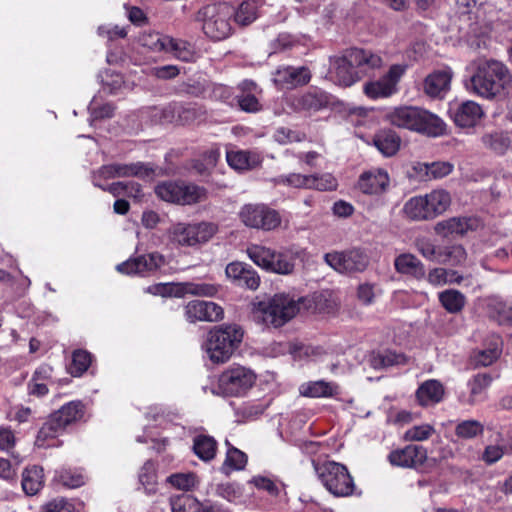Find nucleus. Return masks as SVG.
<instances>
[{"instance_id": "nucleus-1", "label": "nucleus", "mask_w": 512, "mask_h": 512, "mask_svg": "<svg viewBox=\"0 0 512 512\" xmlns=\"http://www.w3.org/2000/svg\"><path fill=\"white\" fill-rule=\"evenodd\" d=\"M383 65L382 57L371 50L350 48L341 56L330 58L329 77L337 85L350 87L358 82L364 72L379 69Z\"/></svg>"}, {"instance_id": "nucleus-2", "label": "nucleus", "mask_w": 512, "mask_h": 512, "mask_svg": "<svg viewBox=\"0 0 512 512\" xmlns=\"http://www.w3.org/2000/svg\"><path fill=\"white\" fill-rule=\"evenodd\" d=\"M470 82L471 91L482 98L492 100L512 97V75L500 61L479 60Z\"/></svg>"}, {"instance_id": "nucleus-3", "label": "nucleus", "mask_w": 512, "mask_h": 512, "mask_svg": "<svg viewBox=\"0 0 512 512\" xmlns=\"http://www.w3.org/2000/svg\"><path fill=\"white\" fill-rule=\"evenodd\" d=\"M302 301L303 298L295 300L289 295L275 294L272 298L253 304V320L266 327H281L299 312Z\"/></svg>"}, {"instance_id": "nucleus-4", "label": "nucleus", "mask_w": 512, "mask_h": 512, "mask_svg": "<svg viewBox=\"0 0 512 512\" xmlns=\"http://www.w3.org/2000/svg\"><path fill=\"white\" fill-rule=\"evenodd\" d=\"M244 330L238 324H222L209 331L206 352L213 363L227 362L240 347Z\"/></svg>"}, {"instance_id": "nucleus-5", "label": "nucleus", "mask_w": 512, "mask_h": 512, "mask_svg": "<svg viewBox=\"0 0 512 512\" xmlns=\"http://www.w3.org/2000/svg\"><path fill=\"white\" fill-rule=\"evenodd\" d=\"M233 13L234 8L226 2L209 4L197 12L196 20L202 22V30L207 37L221 41L232 33Z\"/></svg>"}, {"instance_id": "nucleus-6", "label": "nucleus", "mask_w": 512, "mask_h": 512, "mask_svg": "<svg viewBox=\"0 0 512 512\" xmlns=\"http://www.w3.org/2000/svg\"><path fill=\"white\" fill-rule=\"evenodd\" d=\"M318 479L325 489L335 497H349L356 489L354 479L347 467L335 461L314 464Z\"/></svg>"}, {"instance_id": "nucleus-7", "label": "nucleus", "mask_w": 512, "mask_h": 512, "mask_svg": "<svg viewBox=\"0 0 512 512\" xmlns=\"http://www.w3.org/2000/svg\"><path fill=\"white\" fill-rule=\"evenodd\" d=\"M256 378V374L251 369L233 365L220 374L218 390L224 396H244L253 387Z\"/></svg>"}, {"instance_id": "nucleus-8", "label": "nucleus", "mask_w": 512, "mask_h": 512, "mask_svg": "<svg viewBox=\"0 0 512 512\" xmlns=\"http://www.w3.org/2000/svg\"><path fill=\"white\" fill-rule=\"evenodd\" d=\"M238 217L244 226L263 231L274 230L281 224L279 213L263 203L244 204Z\"/></svg>"}, {"instance_id": "nucleus-9", "label": "nucleus", "mask_w": 512, "mask_h": 512, "mask_svg": "<svg viewBox=\"0 0 512 512\" xmlns=\"http://www.w3.org/2000/svg\"><path fill=\"white\" fill-rule=\"evenodd\" d=\"M208 192L204 187L185 182L162 183V200L180 204L193 205L206 201Z\"/></svg>"}, {"instance_id": "nucleus-10", "label": "nucleus", "mask_w": 512, "mask_h": 512, "mask_svg": "<svg viewBox=\"0 0 512 512\" xmlns=\"http://www.w3.org/2000/svg\"><path fill=\"white\" fill-rule=\"evenodd\" d=\"M324 260L332 269L339 273L362 272L369 264L368 255L359 248L326 253Z\"/></svg>"}, {"instance_id": "nucleus-11", "label": "nucleus", "mask_w": 512, "mask_h": 512, "mask_svg": "<svg viewBox=\"0 0 512 512\" xmlns=\"http://www.w3.org/2000/svg\"><path fill=\"white\" fill-rule=\"evenodd\" d=\"M427 449L421 445L409 444L392 450L387 459L392 466L418 469L427 461Z\"/></svg>"}, {"instance_id": "nucleus-12", "label": "nucleus", "mask_w": 512, "mask_h": 512, "mask_svg": "<svg viewBox=\"0 0 512 512\" xmlns=\"http://www.w3.org/2000/svg\"><path fill=\"white\" fill-rule=\"evenodd\" d=\"M330 102V95L317 87H311L303 93L288 98V105L298 112H316L326 108Z\"/></svg>"}, {"instance_id": "nucleus-13", "label": "nucleus", "mask_w": 512, "mask_h": 512, "mask_svg": "<svg viewBox=\"0 0 512 512\" xmlns=\"http://www.w3.org/2000/svg\"><path fill=\"white\" fill-rule=\"evenodd\" d=\"M220 286L213 283L198 282V283H185V284H173V283H162V298L182 297L184 294H191L203 297H213L219 291ZM170 299L164 300V304H167Z\"/></svg>"}, {"instance_id": "nucleus-14", "label": "nucleus", "mask_w": 512, "mask_h": 512, "mask_svg": "<svg viewBox=\"0 0 512 512\" xmlns=\"http://www.w3.org/2000/svg\"><path fill=\"white\" fill-rule=\"evenodd\" d=\"M185 313L190 322H216L221 320L224 315L221 306L211 301L202 300L190 301L185 307Z\"/></svg>"}, {"instance_id": "nucleus-15", "label": "nucleus", "mask_w": 512, "mask_h": 512, "mask_svg": "<svg viewBox=\"0 0 512 512\" xmlns=\"http://www.w3.org/2000/svg\"><path fill=\"white\" fill-rule=\"evenodd\" d=\"M152 169L142 163L122 164L115 163L102 166L98 174L105 179L120 177H149Z\"/></svg>"}, {"instance_id": "nucleus-16", "label": "nucleus", "mask_w": 512, "mask_h": 512, "mask_svg": "<svg viewBox=\"0 0 512 512\" xmlns=\"http://www.w3.org/2000/svg\"><path fill=\"white\" fill-rule=\"evenodd\" d=\"M389 180L386 170L373 168L359 176L357 187L364 194L378 195L387 189Z\"/></svg>"}, {"instance_id": "nucleus-17", "label": "nucleus", "mask_w": 512, "mask_h": 512, "mask_svg": "<svg viewBox=\"0 0 512 512\" xmlns=\"http://www.w3.org/2000/svg\"><path fill=\"white\" fill-rule=\"evenodd\" d=\"M311 77L310 70L305 66H284L276 70L274 81L281 87L294 88L308 84Z\"/></svg>"}, {"instance_id": "nucleus-18", "label": "nucleus", "mask_w": 512, "mask_h": 512, "mask_svg": "<svg viewBox=\"0 0 512 512\" xmlns=\"http://www.w3.org/2000/svg\"><path fill=\"white\" fill-rule=\"evenodd\" d=\"M454 123L462 128L473 127L483 116L481 106L471 100L459 104L450 110Z\"/></svg>"}, {"instance_id": "nucleus-19", "label": "nucleus", "mask_w": 512, "mask_h": 512, "mask_svg": "<svg viewBox=\"0 0 512 512\" xmlns=\"http://www.w3.org/2000/svg\"><path fill=\"white\" fill-rule=\"evenodd\" d=\"M160 256L156 253L142 255L137 258H131L127 261L117 265V270L120 273L131 275L149 273L158 267Z\"/></svg>"}, {"instance_id": "nucleus-20", "label": "nucleus", "mask_w": 512, "mask_h": 512, "mask_svg": "<svg viewBox=\"0 0 512 512\" xmlns=\"http://www.w3.org/2000/svg\"><path fill=\"white\" fill-rule=\"evenodd\" d=\"M420 109L416 106H399L389 111L386 119L394 126L415 132Z\"/></svg>"}, {"instance_id": "nucleus-21", "label": "nucleus", "mask_w": 512, "mask_h": 512, "mask_svg": "<svg viewBox=\"0 0 512 512\" xmlns=\"http://www.w3.org/2000/svg\"><path fill=\"white\" fill-rule=\"evenodd\" d=\"M415 132L428 137H440L446 134V123L438 115L421 108Z\"/></svg>"}, {"instance_id": "nucleus-22", "label": "nucleus", "mask_w": 512, "mask_h": 512, "mask_svg": "<svg viewBox=\"0 0 512 512\" xmlns=\"http://www.w3.org/2000/svg\"><path fill=\"white\" fill-rule=\"evenodd\" d=\"M64 431L62 424L50 415L38 431L35 445L39 448L57 447L61 444L57 438Z\"/></svg>"}, {"instance_id": "nucleus-23", "label": "nucleus", "mask_w": 512, "mask_h": 512, "mask_svg": "<svg viewBox=\"0 0 512 512\" xmlns=\"http://www.w3.org/2000/svg\"><path fill=\"white\" fill-rule=\"evenodd\" d=\"M451 79L452 71L450 69L434 71L424 80V92L433 98L442 97L449 90Z\"/></svg>"}, {"instance_id": "nucleus-24", "label": "nucleus", "mask_w": 512, "mask_h": 512, "mask_svg": "<svg viewBox=\"0 0 512 512\" xmlns=\"http://www.w3.org/2000/svg\"><path fill=\"white\" fill-rule=\"evenodd\" d=\"M162 51L184 62H193L197 58V53L192 44L170 36H162Z\"/></svg>"}, {"instance_id": "nucleus-25", "label": "nucleus", "mask_w": 512, "mask_h": 512, "mask_svg": "<svg viewBox=\"0 0 512 512\" xmlns=\"http://www.w3.org/2000/svg\"><path fill=\"white\" fill-rule=\"evenodd\" d=\"M491 377L488 374H477L471 380L468 381V387L470 389L469 395L464 393L458 397L459 402L462 405L473 406L476 403L485 399V392L491 384Z\"/></svg>"}, {"instance_id": "nucleus-26", "label": "nucleus", "mask_w": 512, "mask_h": 512, "mask_svg": "<svg viewBox=\"0 0 512 512\" xmlns=\"http://www.w3.org/2000/svg\"><path fill=\"white\" fill-rule=\"evenodd\" d=\"M305 254V249L301 248H289L282 252L275 251L270 271L284 275L290 274L295 267L294 260L297 258L303 259Z\"/></svg>"}, {"instance_id": "nucleus-27", "label": "nucleus", "mask_w": 512, "mask_h": 512, "mask_svg": "<svg viewBox=\"0 0 512 512\" xmlns=\"http://www.w3.org/2000/svg\"><path fill=\"white\" fill-rule=\"evenodd\" d=\"M226 160L228 165L237 171L254 169L262 162L258 153L246 150H229L226 152Z\"/></svg>"}, {"instance_id": "nucleus-28", "label": "nucleus", "mask_w": 512, "mask_h": 512, "mask_svg": "<svg viewBox=\"0 0 512 512\" xmlns=\"http://www.w3.org/2000/svg\"><path fill=\"white\" fill-rule=\"evenodd\" d=\"M394 267L398 273L411 276L417 280L425 277L423 263L411 253L398 255L394 260Z\"/></svg>"}, {"instance_id": "nucleus-29", "label": "nucleus", "mask_w": 512, "mask_h": 512, "mask_svg": "<svg viewBox=\"0 0 512 512\" xmlns=\"http://www.w3.org/2000/svg\"><path fill=\"white\" fill-rule=\"evenodd\" d=\"M444 396V387L441 382L430 379L423 382L416 391V398L421 406H430L439 403Z\"/></svg>"}, {"instance_id": "nucleus-30", "label": "nucleus", "mask_w": 512, "mask_h": 512, "mask_svg": "<svg viewBox=\"0 0 512 512\" xmlns=\"http://www.w3.org/2000/svg\"><path fill=\"white\" fill-rule=\"evenodd\" d=\"M51 415L55 417L66 430L68 426L83 419L85 415V405L79 400L70 401Z\"/></svg>"}, {"instance_id": "nucleus-31", "label": "nucleus", "mask_w": 512, "mask_h": 512, "mask_svg": "<svg viewBox=\"0 0 512 512\" xmlns=\"http://www.w3.org/2000/svg\"><path fill=\"white\" fill-rule=\"evenodd\" d=\"M300 392L306 397L328 398L338 395L340 393V388L335 382L318 380L303 384L300 388Z\"/></svg>"}, {"instance_id": "nucleus-32", "label": "nucleus", "mask_w": 512, "mask_h": 512, "mask_svg": "<svg viewBox=\"0 0 512 512\" xmlns=\"http://www.w3.org/2000/svg\"><path fill=\"white\" fill-rule=\"evenodd\" d=\"M22 488L23 491L33 496L37 494L44 484L43 468L37 465L27 467L22 473Z\"/></svg>"}, {"instance_id": "nucleus-33", "label": "nucleus", "mask_w": 512, "mask_h": 512, "mask_svg": "<svg viewBox=\"0 0 512 512\" xmlns=\"http://www.w3.org/2000/svg\"><path fill=\"white\" fill-rule=\"evenodd\" d=\"M401 139L390 129L380 130L374 136V145L385 156L394 155L400 148Z\"/></svg>"}, {"instance_id": "nucleus-34", "label": "nucleus", "mask_w": 512, "mask_h": 512, "mask_svg": "<svg viewBox=\"0 0 512 512\" xmlns=\"http://www.w3.org/2000/svg\"><path fill=\"white\" fill-rule=\"evenodd\" d=\"M261 4L258 0H244L236 9L233 16L236 24L248 26L259 17Z\"/></svg>"}, {"instance_id": "nucleus-35", "label": "nucleus", "mask_w": 512, "mask_h": 512, "mask_svg": "<svg viewBox=\"0 0 512 512\" xmlns=\"http://www.w3.org/2000/svg\"><path fill=\"white\" fill-rule=\"evenodd\" d=\"M193 452L204 462L213 460L217 452L216 440L208 435H197L193 439Z\"/></svg>"}, {"instance_id": "nucleus-36", "label": "nucleus", "mask_w": 512, "mask_h": 512, "mask_svg": "<svg viewBox=\"0 0 512 512\" xmlns=\"http://www.w3.org/2000/svg\"><path fill=\"white\" fill-rule=\"evenodd\" d=\"M141 47L140 53L143 54L148 61L156 62L160 57V33L143 32L139 37Z\"/></svg>"}, {"instance_id": "nucleus-37", "label": "nucleus", "mask_w": 512, "mask_h": 512, "mask_svg": "<svg viewBox=\"0 0 512 512\" xmlns=\"http://www.w3.org/2000/svg\"><path fill=\"white\" fill-rule=\"evenodd\" d=\"M403 212L409 219L415 221L432 219L425 196L409 199L403 207Z\"/></svg>"}, {"instance_id": "nucleus-38", "label": "nucleus", "mask_w": 512, "mask_h": 512, "mask_svg": "<svg viewBox=\"0 0 512 512\" xmlns=\"http://www.w3.org/2000/svg\"><path fill=\"white\" fill-rule=\"evenodd\" d=\"M468 229V219L462 217H452L447 220L440 221L435 225V232L442 237L463 235Z\"/></svg>"}, {"instance_id": "nucleus-39", "label": "nucleus", "mask_w": 512, "mask_h": 512, "mask_svg": "<svg viewBox=\"0 0 512 512\" xmlns=\"http://www.w3.org/2000/svg\"><path fill=\"white\" fill-rule=\"evenodd\" d=\"M425 198L432 219L444 213L451 204L450 194L442 189L431 191Z\"/></svg>"}, {"instance_id": "nucleus-40", "label": "nucleus", "mask_w": 512, "mask_h": 512, "mask_svg": "<svg viewBox=\"0 0 512 512\" xmlns=\"http://www.w3.org/2000/svg\"><path fill=\"white\" fill-rule=\"evenodd\" d=\"M438 299L444 309L452 314L462 311L466 304L465 295L456 289H447L440 292Z\"/></svg>"}, {"instance_id": "nucleus-41", "label": "nucleus", "mask_w": 512, "mask_h": 512, "mask_svg": "<svg viewBox=\"0 0 512 512\" xmlns=\"http://www.w3.org/2000/svg\"><path fill=\"white\" fill-rule=\"evenodd\" d=\"M483 145L497 154H504L510 147L511 140L503 131H493L482 136Z\"/></svg>"}, {"instance_id": "nucleus-42", "label": "nucleus", "mask_w": 512, "mask_h": 512, "mask_svg": "<svg viewBox=\"0 0 512 512\" xmlns=\"http://www.w3.org/2000/svg\"><path fill=\"white\" fill-rule=\"evenodd\" d=\"M275 251L258 244H251L247 247L248 257L259 267L270 271Z\"/></svg>"}, {"instance_id": "nucleus-43", "label": "nucleus", "mask_w": 512, "mask_h": 512, "mask_svg": "<svg viewBox=\"0 0 512 512\" xmlns=\"http://www.w3.org/2000/svg\"><path fill=\"white\" fill-rule=\"evenodd\" d=\"M139 481L147 494H155L158 491L157 464L147 461L139 474Z\"/></svg>"}, {"instance_id": "nucleus-44", "label": "nucleus", "mask_w": 512, "mask_h": 512, "mask_svg": "<svg viewBox=\"0 0 512 512\" xmlns=\"http://www.w3.org/2000/svg\"><path fill=\"white\" fill-rule=\"evenodd\" d=\"M192 246L205 243L217 232V226L210 222L189 224Z\"/></svg>"}, {"instance_id": "nucleus-45", "label": "nucleus", "mask_w": 512, "mask_h": 512, "mask_svg": "<svg viewBox=\"0 0 512 512\" xmlns=\"http://www.w3.org/2000/svg\"><path fill=\"white\" fill-rule=\"evenodd\" d=\"M405 362L406 358L403 354H398L390 350L375 353L370 358V364L374 369H383L404 364Z\"/></svg>"}, {"instance_id": "nucleus-46", "label": "nucleus", "mask_w": 512, "mask_h": 512, "mask_svg": "<svg viewBox=\"0 0 512 512\" xmlns=\"http://www.w3.org/2000/svg\"><path fill=\"white\" fill-rule=\"evenodd\" d=\"M483 434L484 425L478 420H463L455 426V435L463 440H472Z\"/></svg>"}, {"instance_id": "nucleus-47", "label": "nucleus", "mask_w": 512, "mask_h": 512, "mask_svg": "<svg viewBox=\"0 0 512 512\" xmlns=\"http://www.w3.org/2000/svg\"><path fill=\"white\" fill-rule=\"evenodd\" d=\"M416 169L419 172H424L428 179H440L449 175L454 165L446 161H437L432 163H419Z\"/></svg>"}, {"instance_id": "nucleus-48", "label": "nucleus", "mask_w": 512, "mask_h": 512, "mask_svg": "<svg viewBox=\"0 0 512 512\" xmlns=\"http://www.w3.org/2000/svg\"><path fill=\"white\" fill-rule=\"evenodd\" d=\"M363 90L365 95L371 99L387 98L396 93L383 77L376 81L367 82Z\"/></svg>"}, {"instance_id": "nucleus-49", "label": "nucleus", "mask_w": 512, "mask_h": 512, "mask_svg": "<svg viewBox=\"0 0 512 512\" xmlns=\"http://www.w3.org/2000/svg\"><path fill=\"white\" fill-rule=\"evenodd\" d=\"M467 253L461 245L442 247L440 250V264L461 265L466 261Z\"/></svg>"}, {"instance_id": "nucleus-50", "label": "nucleus", "mask_w": 512, "mask_h": 512, "mask_svg": "<svg viewBox=\"0 0 512 512\" xmlns=\"http://www.w3.org/2000/svg\"><path fill=\"white\" fill-rule=\"evenodd\" d=\"M463 277L456 271L444 268H434L429 271L427 280L433 286H443L447 283H460Z\"/></svg>"}, {"instance_id": "nucleus-51", "label": "nucleus", "mask_w": 512, "mask_h": 512, "mask_svg": "<svg viewBox=\"0 0 512 512\" xmlns=\"http://www.w3.org/2000/svg\"><path fill=\"white\" fill-rule=\"evenodd\" d=\"M92 363V355L82 349L75 350L72 354V362L69 366V372L74 377L82 376Z\"/></svg>"}, {"instance_id": "nucleus-52", "label": "nucleus", "mask_w": 512, "mask_h": 512, "mask_svg": "<svg viewBox=\"0 0 512 512\" xmlns=\"http://www.w3.org/2000/svg\"><path fill=\"white\" fill-rule=\"evenodd\" d=\"M57 479L68 488H78L85 484L86 475L81 469L62 468L57 471Z\"/></svg>"}, {"instance_id": "nucleus-53", "label": "nucleus", "mask_w": 512, "mask_h": 512, "mask_svg": "<svg viewBox=\"0 0 512 512\" xmlns=\"http://www.w3.org/2000/svg\"><path fill=\"white\" fill-rule=\"evenodd\" d=\"M193 116L194 112L192 110L183 108L180 105H170L162 110V119L176 124H186Z\"/></svg>"}, {"instance_id": "nucleus-54", "label": "nucleus", "mask_w": 512, "mask_h": 512, "mask_svg": "<svg viewBox=\"0 0 512 512\" xmlns=\"http://www.w3.org/2000/svg\"><path fill=\"white\" fill-rule=\"evenodd\" d=\"M172 512H202V507L198 500L190 495H181L171 499Z\"/></svg>"}, {"instance_id": "nucleus-55", "label": "nucleus", "mask_w": 512, "mask_h": 512, "mask_svg": "<svg viewBox=\"0 0 512 512\" xmlns=\"http://www.w3.org/2000/svg\"><path fill=\"white\" fill-rule=\"evenodd\" d=\"M220 153L217 149H210L204 152L199 159L193 161V169L198 174H205L213 169L219 159Z\"/></svg>"}, {"instance_id": "nucleus-56", "label": "nucleus", "mask_w": 512, "mask_h": 512, "mask_svg": "<svg viewBox=\"0 0 512 512\" xmlns=\"http://www.w3.org/2000/svg\"><path fill=\"white\" fill-rule=\"evenodd\" d=\"M309 189L318 191H333L338 186L337 179L330 173L309 175Z\"/></svg>"}, {"instance_id": "nucleus-57", "label": "nucleus", "mask_w": 512, "mask_h": 512, "mask_svg": "<svg viewBox=\"0 0 512 512\" xmlns=\"http://www.w3.org/2000/svg\"><path fill=\"white\" fill-rule=\"evenodd\" d=\"M273 181L277 185H285L298 189H309V181H311V179L309 175L290 173L288 175H280Z\"/></svg>"}, {"instance_id": "nucleus-58", "label": "nucleus", "mask_w": 512, "mask_h": 512, "mask_svg": "<svg viewBox=\"0 0 512 512\" xmlns=\"http://www.w3.org/2000/svg\"><path fill=\"white\" fill-rule=\"evenodd\" d=\"M246 463V454L235 447H231L227 451L222 469L226 472L228 470H241L245 467Z\"/></svg>"}, {"instance_id": "nucleus-59", "label": "nucleus", "mask_w": 512, "mask_h": 512, "mask_svg": "<svg viewBox=\"0 0 512 512\" xmlns=\"http://www.w3.org/2000/svg\"><path fill=\"white\" fill-rule=\"evenodd\" d=\"M433 433H435V428L430 424L416 425L405 431L403 439L408 442L425 441Z\"/></svg>"}, {"instance_id": "nucleus-60", "label": "nucleus", "mask_w": 512, "mask_h": 512, "mask_svg": "<svg viewBox=\"0 0 512 512\" xmlns=\"http://www.w3.org/2000/svg\"><path fill=\"white\" fill-rule=\"evenodd\" d=\"M415 247L425 259L439 262L441 248H437L430 239L425 237L417 238L415 240Z\"/></svg>"}, {"instance_id": "nucleus-61", "label": "nucleus", "mask_w": 512, "mask_h": 512, "mask_svg": "<svg viewBox=\"0 0 512 512\" xmlns=\"http://www.w3.org/2000/svg\"><path fill=\"white\" fill-rule=\"evenodd\" d=\"M273 137L277 143L286 145L294 142H301L305 140L306 135L301 131L293 130L288 127H279L276 129Z\"/></svg>"}, {"instance_id": "nucleus-62", "label": "nucleus", "mask_w": 512, "mask_h": 512, "mask_svg": "<svg viewBox=\"0 0 512 512\" xmlns=\"http://www.w3.org/2000/svg\"><path fill=\"white\" fill-rule=\"evenodd\" d=\"M167 482L179 490L188 491L195 487L198 480L194 473H177L169 476Z\"/></svg>"}, {"instance_id": "nucleus-63", "label": "nucleus", "mask_w": 512, "mask_h": 512, "mask_svg": "<svg viewBox=\"0 0 512 512\" xmlns=\"http://www.w3.org/2000/svg\"><path fill=\"white\" fill-rule=\"evenodd\" d=\"M98 35L108 41L122 39L127 36V28L119 25L105 24L98 27Z\"/></svg>"}, {"instance_id": "nucleus-64", "label": "nucleus", "mask_w": 512, "mask_h": 512, "mask_svg": "<svg viewBox=\"0 0 512 512\" xmlns=\"http://www.w3.org/2000/svg\"><path fill=\"white\" fill-rule=\"evenodd\" d=\"M169 237L180 245L192 246L189 224L178 223L173 225L169 231Z\"/></svg>"}]
</instances>
